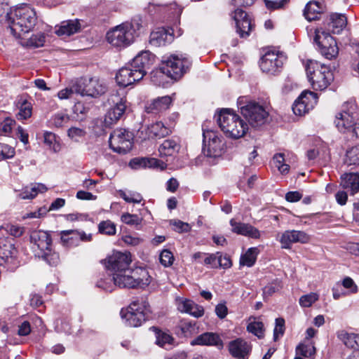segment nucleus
I'll return each mask as SVG.
<instances>
[{
	"label": "nucleus",
	"instance_id": "1",
	"mask_svg": "<svg viewBox=\"0 0 359 359\" xmlns=\"http://www.w3.org/2000/svg\"><path fill=\"white\" fill-rule=\"evenodd\" d=\"M11 15L8 27L11 33L15 38H22V35L28 33L36 25V12L27 4L16 6Z\"/></svg>",
	"mask_w": 359,
	"mask_h": 359
},
{
	"label": "nucleus",
	"instance_id": "2",
	"mask_svg": "<svg viewBox=\"0 0 359 359\" xmlns=\"http://www.w3.org/2000/svg\"><path fill=\"white\" fill-rule=\"evenodd\" d=\"M114 285L121 288L144 287L151 283V277L148 271L143 268H127L111 273Z\"/></svg>",
	"mask_w": 359,
	"mask_h": 359
},
{
	"label": "nucleus",
	"instance_id": "3",
	"mask_svg": "<svg viewBox=\"0 0 359 359\" xmlns=\"http://www.w3.org/2000/svg\"><path fill=\"white\" fill-rule=\"evenodd\" d=\"M217 122L226 136L232 139L243 137L248 130V125L230 109H223L220 111Z\"/></svg>",
	"mask_w": 359,
	"mask_h": 359
},
{
	"label": "nucleus",
	"instance_id": "4",
	"mask_svg": "<svg viewBox=\"0 0 359 359\" xmlns=\"http://www.w3.org/2000/svg\"><path fill=\"white\" fill-rule=\"evenodd\" d=\"M30 241L35 255L46 260L50 265L55 266L59 262V255L51 249L50 235L45 231L34 230L30 233Z\"/></svg>",
	"mask_w": 359,
	"mask_h": 359
},
{
	"label": "nucleus",
	"instance_id": "5",
	"mask_svg": "<svg viewBox=\"0 0 359 359\" xmlns=\"http://www.w3.org/2000/svg\"><path fill=\"white\" fill-rule=\"evenodd\" d=\"M167 77L178 81L188 73L192 66V60L187 53H174L163 56L161 60Z\"/></svg>",
	"mask_w": 359,
	"mask_h": 359
},
{
	"label": "nucleus",
	"instance_id": "6",
	"mask_svg": "<svg viewBox=\"0 0 359 359\" xmlns=\"http://www.w3.org/2000/svg\"><path fill=\"white\" fill-rule=\"evenodd\" d=\"M306 71L309 82L316 90L326 89L334 79L333 74L329 67L317 62L309 61L306 65Z\"/></svg>",
	"mask_w": 359,
	"mask_h": 359
},
{
	"label": "nucleus",
	"instance_id": "7",
	"mask_svg": "<svg viewBox=\"0 0 359 359\" xmlns=\"http://www.w3.org/2000/svg\"><path fill=\"white\" fill-rule=\"evenodd\" d=\"M149 304L144 298L137 299L131 302L126 310L122 309L121 315L126 323L130 327H138L148 318Z\"/></svg>",
	"mask_w": 359,
	"mask_h": 359
},
{
	"label": "nucleus",
	"instance_id": "8",
	"mask_svg": "<svg viewBox=\"0 0 359 359\" xmlns=\"http://www.w3.org/2000/svg\"><path fill=\"white\" fill-rule=\"evenodd\" d=\"M241 113L253 128L264 125L269 119V110L267 106L255 101H250L240 107Z\"/></svg>",
	"mask_w": 359,
	"mask_h": 359
},
{
	"label": "nucleus",
	"instance_id": "9",
	"mask_svg": "<svg viewBox=\"0 0 359 359\" xmlns=\"http://www.w3.org/2000/svg\"><path fill=\"white\" fill-rule=\"evenodd\" d=\"M286 60L287 57L283 52L272 46L264 50L259 67L262 72L274 74L279 72Z\"/></svg>",
	"mask_w": 359,
	"mask_h": 359
},
{
	"label": "nucleus",
	"instance_id": "10",
	"mask_svg": "<svg viewBox=\"0 0 359 359\" xmlns=\"http://www.w3.org/2000/svg\"><path fill=\"white\" fill-rule=\"evenodd\" d=\"M76 94L81 96L98 97L107 91L105 82L98 77L81 78L76 81Z\"/></svg>",
	"mask_w": 359,
	"mask_h": 359
},
{
	"label": "nucleus",
	"instance_id": "11",
	"mask_svg": "<svg viewBox=\"0 0 359 359\" xmlns=\"http://www.w3.org/2000/svg\"><path fill=\"white\" fill-rule=\"evenodd\" d=\"M203 152L208 157L220 156L223 152L224 142L222 137L216 131L203 130Z\"/></svg>",
	"mask_w": 359,
	"mask_h": 359
},
{
	"label": "nucleus",
	"instance_id": "12",
	"mask_svg": "<svg viewBox=\"0 0 359 359\" xmlns=\"http://www.w3.org/2000/svg\"><path fill=\"white\" fill-rule=\"evenodd\" d=\"M17 255L18 251L11 240L0 238V265L8 270L15 269L20 264Z\"/></svg>",
	"mask_w": 359,
	"mask_h": 359
},
{
	"label": "nucleus",
	"instance_id": "13",
	"mask_svg": "<svg viewBox=\"0 0 359 359\" xmlns=\"http://www.w3.org/2000/svg\"><path fill=\"white\" fill-rule=\"evenodd\" d=\"M129 25L121 23L109 30L106 34L107 41L111 45H130L135 41L136 36L128 31Z\"/></svg>",
	"mask_w": 359,
	"mask_h": 359
},
{
	"label": "nucleus",
	"instance_id": "14",
	"mask_svg": "<svg viewBox=\"0 0 359 359\" xmlns=\"http://www.w3.org/2000/svg\"><path fill=\"white\" fill-rule=\"evenodd\" d=\"M109 142L110 148L118 154H126L133 147L130 134L122 128L114 130L110 135Z\"/></svg>",
	"mask_w": 359,
	"mask_h": 359
},
{
	"label": "nucleus",
	"instance_id": "15",
	"mask_svg": "<svg viewBox=\"0 0 359 359\" xmlns=\"http://www.w3.org/2000/svg\"><path fill=\"white\" fill-rule=\"evenodd\" d=\"M131 262V255L130 252L114 251L106 259L105 265L111 273H114L118 271L129 268Z\"/></svg>",
	"mask_w": 359,
	"mask_h": 359
},
{
	"label": "nucleus",
	"instance_id": "16",
	"mask_svg": "<svg viewBox=\"0 0 359 359\" xmlns=\"http://www.w3.org/2000/svg\"><path fill=\"white\" fill-rule=\"evenodd\" d=\"M235 21L236 32L241 38H247L254 28V25L248 14L241 8H236L232 13Z\"/></svg>",
	"mask_w": 359,
	"mask_h": 359
},
{
	"label": "nucleus",
	"instance_id": "17",
	"mask_svg": "<svg viewBox=\"0 0 359 359\" xmlns=\"http://www.w3.org/2000/svg\"><path fill=\"white\" fill-rule=\"evenodd\" d=\"M142 72L131 66V63L121 68L116 74V81L119 86L127 87L143 79Z\"/></svg>",
	"mask_w": 359,
	"mask_h": 359
},
{
	"label": "nucleus",
	"instance_id": "18",
	"mask_svg": "<svg viewBox=\"0 0 359 359\" xmlns=\"http://www.w3.org/2000/svg\"><path fill=\"white\" fill-rule=\"evenodd\" d=\"M309 241L310 236L306 233L296 230L285 231L279 239L283 249H290L294 243H307Z\"/></svg>",
	"mask_w": 359,
	"mask_h": 359
},
{
	"label": "nucleus",
	"instance_id": "19",
	"mask_svg": "<svg viewBox=\"0 0 359 359\" xmlns=\"http://www.w3.org/2000/svg\"><path fill=\"white\" fill-rule=\"evenodd\" d=\"M155 61V55L149 50H144L137 55L130 63L133 68L142 72V77H144L146 75L147 70L150 69Z\"/></svg>",
	"mask_w": 359,
	"mask_h": 359
},
{
	"label": "nucleus",
	"instance_id": "20",
	"mask_svg": "<svg viewBox=\"0 0 359 359\" xmlns=\"http://www.w3.org/2000/svg\"><path fill=\"white\" fill-rule=\"evenodd\" d=\"M127 100L125 97L120 98L107 111L104 123L107 126L112 125L121 119L127 109Z\"/></svg>",
	"mask_w": 359,
	"mask_h": 359
},
{
	"label": "nucleus",
	"instance_id": "21",
	"mask_svg": "<svg viewBox=\"0 0 359 359\" xmlns=\"http://www.w3.org/2000/svg\"><path fill=\"white\" fill-rule=\"evenodd\" d=\"M61 241L65 246L78 245L80 241H88L91 238L90 234L77 230H67L61 232Z\"/></svg>",
	"mask_w": 359,
	"mask_h": 359
},
{
	"label": "nucleus",
	"instance_id": "22",
	"mask_svg": "<svg viewBox=\"0 0 359 359\" xmlns=\"http://www.w3.org/2000/svg\"><path fill=\"white\" fill-rule=\"evenodd\" d=\"M176 305L178 311L189 313L196 318L204 314V309L201 306L195 304L193 301L183 297L176 299Z\"/></svg>",
	"mask_w": 359,
	"mask_h": 359
},
{
	"label": "nucleus",
	"instance_id": "23",
	"mask_svg": "<svg viewBox=\"0 0 359 359\" xmlns=\"http://www.w3.org/2000/svg\"><path fill=\"white\" fill-rule=\"evenodd\" d=\"M81 25L78 19L62 21L60 25L55 27V33L60 37H67L78 33Z\"/></svg>",
	"mask_w": 359,
	"mask_h": 359
},
{
	"label": "nucleus",
	"instance_id": "24",
	"mask_svg": "<svg viewBox=\"0 0 359 359\" xmlns=\"http://www.w3.org/2000/svg\"><path fill=\"white\" fill-rule=\"evenodd\" d=\"M230 225L231 226L232 232L235 233L252 238H259L260 237L259 231L249 224L236 222L234 219H231L230 220Z\"/></svg>",
	"mask_w": 359,
	"mask_h": 359
},
{
	"label": "nucleus",
	"instance_id": "25",
	"mask_svg": "<svg viewBox=\"0 0 359 359\" xmlns=\"http://www.w3.org/2000/svg\"><path fill=\"white\" fill-rule=\"evenodd\" d=\"M229 350L230 353L237 359H246L251 347L245 341L237 339L229 343Z\"/></svg>",
	"mask_w": 359,
	"mask_h": 359
},
{
	"label": "nucleus",
	"instance_id": "26",
	"mask_svg": "<svg viewBox=\"0 0 359 359\" xmlns=\"http://www.w3.org/2000/svg\"><path fill=\"white\" fill-rule=\"evenodd\" d=\"M173 39L172 32L163 27H158L150 34L149 43L151 45H164L171 43Z\"/></svg>",
	"mask_w": 359,
	"mask_h": 359
},
{
	"label": "nucleus",
	"instance_id": "27",
	"mask_svg": "<svg viewBox=\"0 0 359 359\" xmlns=\"http://www.w3.org/2000/svg\"><path fill=\"white\" fill-rule=\"evenodd\" d=\"M171 103V97L168 95L160 97L147 103L145 110L147 113L158 114L168 109Z\"/></svg>",
	"mask_w": 359,
	"mask_h": 359
},
{
	"label": "nucleus",
	"instance_id": "28",
	"mask_svg": "<svg viewBox=\"0 0 359 359\" xmlns=\"http://www.w3.org/2000/svg\"><path fill=\"white\" fill-rule=\"evenodd\" d=\"M130 165L134 169L143 168H156L163 170L166 165L163 161L155 158H135L130 162Z\"/></svg>",
	"mask_w": 359,
	"mask_h": 359
},
{
	"label": "nucleus",
	"instance_id": "29",
	"mask_svg": "<svg viewBox=\"0 0 359 359\" xmlns=\"http://www.w3.org/2000/svg\"><path fill=\"white\" fill-rule=\"evenodd\" d=\"M309 35L317 45H337V39L323 28H317Z\"/></svg>",
	"mask_w": 359,
	"mask_h": 359
},
{
	"label": "nucleus",
	"instance_id": "30",
	"mask_svg": "<svg viewBox=\"0 0 359 359\" xmlns=\"http://www.w3.org/2000/svg\"><path fill=\"white\" fill-rule=\"evenodd\" d=\"M191 344L192 345L222 346V341L219 336L213 332H205L198 336Z\"/></svg>",
	"mask_w": 359,
	"mask_h": 359
},
{
	"label": "nucleus",
	"instance_id": "31",
	"mask_svg": "<svg viewBox=\"0 0 359 359\" xmlns=\"http://www.w3.org/2000/svg\"><path fill=\"white\" fill-rule=\"evenodd\" d=\"M347 19L346 16L340 13H332L330 15V21L327 23L328 30L332 34H339L346 27Z\"/></svg>",
	"mask_w": 359,
	"mask_h": 359
},
{
	"label": "nucleus",
	"instance_id": "32",
	"mask_svg": "<svg viewBox=\"0 0 359 359\" xmlns=\"http://www.w3.org/2000/svg\"><path fill=\"white\" fill-rule=\"evenodd\" d=\"M323 5L316 1H311L305 6L304 10V15L309 21L316 20L319 18V15L323 12Z\"/></svg>",
	"mask_w": 359,
	"mask_h": 359
},
{
	"label": "nucleus",
	"instance_id": "33",
	"mask_svg": "<svg viewBox=\"0 0 359 359\" xmlns=\"http://www.w3.org/2000/svg\"><path fill=\"white\" fill-rule=\"evenodd\" d=\"M354 118L348 112L339 113L334 121L337 128L341 132L351 131L353 126Z\"/></svg>",
	"mask_w": 359,
	"mask_h": 359
},
{
	"label": "nucleus",
	"instance_id": "34",
	"mask_svg": "<svg viewBox=\"0 0 359 359\" xmlns=\"http://www.w3.org/2000/svg\"><path fill=\"white\" fill-rule=\"evenodd\" d=\"M342 187L346 189H349L351 194H355L359 191V174L346 173L341 176Z\"/></svg>",
	"mask_w": 359,
	"mask_h": 359
},
{
	"label": "nucleus",
	"instance_id": "35",
	"mask_svg": "<svg viewBox=\"0 0 359 359\" xmlns=\"http://www.w3.org/2000/svg\"><path fill=\"white\" fill-rule=\"evenodd\" d=\"M170 132L169 128L161 121L149 125L146 130V134L149 139L161 138L168 135Z\"/></svg>",
	"mask_w": 359,
	"mask_h": 359
},
{
	"label": "nucleus",
	"instance_id": "36",
	"mask_svg": "<svg viewBox=\"0 0 359 359\" xmlns=\"http://www.w3.org/2000/svg\"><path fill=\"white\" fill-rule=\"evenodd\" d=\"M47 188L43 184H34L31 187H26L22 191L18 194V197L21 199H32L39 193H43L46 191Z\"/></svg>",
	"mask_w": 359,
	"mask_h": 359
},
{
	"label": "nucleus",
	"instance_id": "37",
	"mask_svg": "<svg viewBox=\"0 0 359 359\" xmlns=\"http://www.w3.org/2000/svg\"><path fill=\"white\" fill-rule=\"evenodd\" d=\"M338 338L341 340L347 347L355 350L359 349V334L341 331L338 334Z\"/></svg>",
	"mask_w": 359,
	"mask_h": 359
},
{
	"label": "nucleus",
	"instance_id": "38",
	"mask_svg": "<svg viewBox=\"0 0 359 359\" xmlns=\"http://www.w3.org/2000/svg\"><path fill=\"white\" fill-rule=\"evenodd\" d=\"M180 149L179 144L172 140H165L159 147L158 151L161 156H172Z\"/></svg>",
	"mask_w": 359,
	"mask_h": 359
},
{
	"label": "nucleus",
	"instance_id": "39",
	"mask_svg": "<svg viewBox=\"0 0 359 359\" xmlns=\"http://www.w3.org/2000/svg\"><path fill=\"white\" fill-rule=\"evenodd\" d=\"M19 111L17 114L18 120H25L32 116V104L25 99L20 98L17 103Z\"/></svg>",
	"mask_w": 359,
	"mask_h": 359
},
{
	"label": "nucleus",
	"instance_id": "40",
	"mask_svg": "<svg viewBox=\"0 0 359 359\" xmlns=\"http://www.w3.org/2000/svg\"><path fill=\"white\" fill-rule=\"evenodd\" d=\"M259 254V250L257 248H249L243 255L241 256L240 264L242 266H246L248 267L252 266L256 260L257 257Z\"/></svg>",
	"mask_w": 359,
	"mask_h": 359
},
{
	"label": "nucleus",
	"instance_id": "41",
	"mask_svg": "<svg viewBox=\"0 0 359 359\" xmlns=\"http://www.w3.org/2000/svg\"><path fill=\"white\" fill-rule=\"evenodd\" d=\"M309 110L312 109L318 102V95L311 91L303 92L297 99Z\"/></svg>",
	"mask_w": 359,
	"mask_h": 359
},
{
	"label": "nucleus",
	"instance_id": "42",
	"mask_svg": "<svg viewBox=\"0 0 359 359\" xmlns=\"http://www.w3.org/2000/svg\"><path fill=\"white\" fill-rule=\"evenodd\" d=\"M316 353V348L311 341H304L299 344L296 348V355L304 356L305 358H311Z\"/></svg>",
	"mask_w": 359,
	"mask_h": 359
},
{
	"label": "nucleus",
	"instance_id": "43",
	"mask_svg": "<svg viewBox=\"0 0 359 359\" xmlns=\"http://www.w3.org/2000/svg\"><path fill=\"white\" fill-rule=\"evenodd\" d=\"M272 165L276 168L282 175H286L289 172L290 165L285 163L284 154L282 153L276 154L272 159Z\"/></svg>",
	"mask_w": 359,
	"mask_h": 359
},
{
	"label": "nucleus",
	"instance_id": "44",
	"mask_svg": "<svg viewBox=\"0 0 359 359\" xmlns=\"http://www.w3.org/2000/svg\"><path fill=\"white\" fill-rule=\"evenodd\" d=\"M70 121L69 116L64 112L55 114L50 119V123L56 127L61 128L66 126Z\"/></svg>",
	"mask_w": 359,
	"mask_h": 359
},
{
	"label": "nucleus",
	"instance_id": "45",
	"mask_svg": "<svg viewBox=\"0 0 359 359\" xmlns=\"http://www.w3.org/2000/svg\"><path fill=\"white\" fill-rule=\"evenodd\" d=\"M166 72L163 69V63L161 62L159 69L151 72V80L156 86H163L165 83Z\"/></svg>",
	"mask_w": 359,
	"mask_h": 359
},
{
	"label": "nucleus",
	"instance_id": "46",
	"mask_svg": "<svg viewBox=\"0 0 359 359\" xmlns=\"http://www.w3.org/2000/svg\"><path fill=\"white\" fill-rule=\"evenodd\" d=\"M247 330L248 332L253 334L259 339L264 337V325L261 321H256L255 320H254L253 321L250 322L247 326Z\"/></svg>",
	"mask_w": 359,
	"mask_h": 359
},
{
	"label": "nucleus",
	"instance_id": "47",
	"mask_svg": "<svg viewBox=\"0 0 359 359\" xmlns=\"http://www.w3.org/2000/svg\"><path fill=\"white\" fill-rule=\"evenodd\" d=\"M44 143L55 152L60 150V144L56 139V136L51 132H45L43 134Z\"/></svg>",
	"mask_w": 359,
	"mask_h": 359
},
{
	"label": "nucleus",
	"instance_id": "48",
	"mask_svg": "<svg viewBox=\"0 0 359 359\" xmlns=\"http://www.w3.org/2000/svg\"><path fill=\"white\" fill-rule=\"evenodd\" d=\"M345 161L349 165H359V146L353 147L347 150Z\"/></svg>",
	"mask_w": 359,
	"mask_h": 359
},
{
	"label": "nucleus",
	"instance_id": "49",
	"mask_svg": "<svg viewBox=\"0 0 359 359\" xmlns=\"http://www.w3.org/2000/svg\"><path fill=\"white\" fill-rule=\"evenodd\" d=\"M118 193L127 203H140L143 199L141 194L135 191H130L126 192L123 190H119Z\"/></svg>",
	"mask_w": 359,
	"mask_h": 359
},
{
	"label": "nucleus",
	"instance_id": "50",
	"mask_svg": "<svg viewBox=\"0 0 359 359\" xmlns=\"http://www.w3.org/2000/svg\"><path fill=\"white\" fill-rule=\"evenodd\" d=\"M180 328L185 337L191 336L197 333L198 330L195 323L187 320L180 322Z\"/></svg>",
	"mask_w": 359,
	"mask_h": 359
},
{
	"label": "nucleus",
	"instance_id": "51",
	"mask_svg": "<svg viewBox=\"0 0 359 359\" xmlns=\"http://www.w3.org/2000/svg\"><path fill=\"white\" fill-rule=\"evenodd\" d=\"M318 51L326 59L332 60L339 54L338 46H318Z\"/></svg>",
	"mask_w": 359,
	"mask_h": 359
},
{
	"label": "nucleus",
	"instance_id": "52",
	"mask_svg": "<svg viewBox=\"0 0 359 359\" xmlns=\"http://www.w3.org/2000/svg\"><path fill=\"white\" fill-rule=\"evenodd\" d=\"M10 6L6 2H0V22L10 24L11 13Z\"/></svg>",
	"mask_w": 359,
	"mask_h": 359
},
{
	"label": "nucleus",
	"instance_id": "53",
	"mask_svg": "<svg viewBox=\"0 0 359 359\" xmlns=\"http://www.w3.org/2000/svg\"><path fill=\"white\" fill-rule=\"evenodd\" d=\"M319 299V295L316 292H310L307 294L302 295L299 300V305L302 307H310L317 302Z\"/></svg>",
	"mask_w": 359,
	"mask_h": 359
},
{
	"label": "nucleus",
	"instance_id": "54",
	"mask_svg": "<svg viewBox=\"0 0 359 359\" xmlns=\"http://www.w3.org/2000/svg\"><path fill=\"white\" fill-rule=\"evenodd\" d=\"M121 220L122 222L128 225L137 226L141 225L142 218L139 217L137 215L126 212L121 215Z\"/></svg>",
	"mask_w": 359,
	"mask_h": 359
},
{
	"label": "nucleus",
	"instance_id": "55",
	"mask_svg": "<svg viewBox=\"0 0 359 359\" xmlns=\"http://www.w3.org/2000/svg\"><path fill=\"white\" fill-rule=\"evenodd\" d=\"M99 231L106 235L112 236L116 232V226L111 221H103L99 224Z\"/></svg>",
	"mask_w": 359,
	"mask_h": 359
},
{
	"label": "nucleus",
	"instance_id": "56",
	"mask_svg": "<svg viewBox=\"0 0 359 359\" xmlns=\"http://www.w3.org/2000/svg\"><path fill=\"white\" fill-rule=\"evenodd\" d=\"M341 286H343L345 289L347 290L346 292L348 294H356L358 291V287L357 285L355 283L353 280L350 277H345L341 283H340Z\"/></svg>",
	"mask_w": 359,
	"mask_h": 359
},
{
	"label": "nucleus",
	"instance_id": "57",
	"mask_svg": "<svg viewBox=\"0 0 359 359\" xmlns=\"http://www.w3.org/2000/svg\"><path fill=\"white\" fill-rule=\"evenodd\" d=\"M15 153L13 147L6 144L0 143V161L13 158Z\"/></svg>",
	"mask_w": 359,
	"mask_h": 359
},
{
	"label": "nucleus",
	"instance_id": "58",
	"mask_svg": "<svg viewBox=\"0 0 359 359\" xmlns=\"http://www.w3.org/2000/svg\"><path fill=\"white\" fill-rule=\"evenodd\" d=\"M175 260L172 253L168 250H163L159 256V261L161 264L165 266H170Z\"/></svg>",
	"mask_w": 359,
	"mask_h": 359
},
{
	"label": "nucleus",
	"instance_id": "59",
	"mask_svg": "<svg viewBox=\"0 0 359 359\" xmlns=\"http://www.w3.org/2000/svg\"><path fill=\"white\" fill-rule=\"evenodd\" d=\"M156 344L161 347H165L166 345H170L173 340L172 337L170 334L161 331L156 332Z\"/></svg>",
	"mask_w": 359,
	"mask_h": 359
},
{
	"label": "nucleus",
	"instance_id": "60",
	"mask_svg": "<svg viewBox=\"0 0 359 359\" xmlns=\"http://www.w3.org/2000/svg\"><path fill=\"white\" fill-rule=\"evenodd\" d=\"M86 134L83 129L76 127H72L67 130L69 137L75 142H79Z\"/></svg>",
	"mask_w": 359,
	"mask_h": 359
},
{
	"label": "nucleus",
	"instance_id": "61",
	"mask_svg": "<svg viewBox=\"0 0 359 359\" xmlns=\"http://www.w3.org/2000/svg\"><path fill=\"white\" fill-rule=\"evenodd\" d=\"M1 228L5 229L7 233L14 237L21 236L25 231V229L22 226L11 224H6L5 226H2Z\"/></svg>",
	"mask_w": 359,
	"mask_h": 359
},
{
	"label": "nucleus",
	"instance_id": "62",
	"mask_svg": "<svg viewBox=\"0 0 359 359\" xmlns=\"http://www.w3.org/2000/svg\"><path fill=\"white\" fill-rule=\"evenodd\" d=\"M285 330V320L282 318L276 319V325L273 330V339L275 341L283 336Z\"/></svg>",
	"mask_w": 359,
	"mask_h": 359
},
{
	"label": "nucleus",
	"instance_id": "63",
	"mask_svg": "<svg viewBox=\"0 0 359 359\" xmlns=\"http://www.w3.org/2000/svg\"><path fill=\"white\" fill-rule=\"evenodd\" d=\"M14 123L13 119L6 118L0 124V135H8L11 132Z\"/></svg>",
	"mask_w": 359,
	"mask_h": 359
},
{
	"label": "nucleus",
	"instance_id": "64",
	"mask_svg": "<svg viewBox=\"0 0 359 359\" xmlns=\"http://www.w3.org/2000/svg\"><path fill=\"white\" fill-rule=\"evenodd\" d=\"M97 285L99 287L102 288L103 290L111 292L114 290V287L117 286V285H114V283L112 280V276L109 277L107 279H100L97 283Z\"/></svg>",
	"mask_w": 359,
	"mask_h": 359
}]
</instances>
